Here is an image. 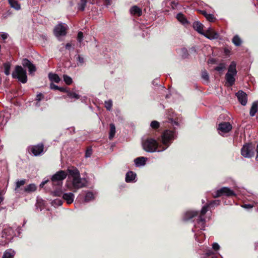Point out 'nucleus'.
Returning <instances> with one entry per match:
<instances>
[{
	"label": "nucleus",
	"instance_id": "1",
	"mask_svg": "<svg viewBox=\"0 0 258 258\" xmlns=\"http://www.w3.org/2000/svg\"><path fill=\"white\" fill-rule=\"evenodd\" d=\"M176 138L175 131L167 130L163 132L160 143L154 139L149 138L143 142L142 146L144 150L148 152H161L167 149Z\"/></svg>",
	"mask_w": 258,
	"mask_h": 258
},
{
	"label": "nucleus",
	"instance_id": "2",
	"mask_svg": "<svg viewBox=\"0 0 258 258\" xmlns=\"http://www.w3.org/2000/svg\"><path fill=\"white\" fill-rule=\"evenodd\" d=\"M67 171L68 175L65 186L68 189L76 192L87 185V180L86 178L81 177L80 172L76 168H69Z\"/></svg>",
	"mask_w": 258,
	"mask_h": 258
},
{
	"label": "nucleus",
	"instance_id": "3",
	"mask_svg": "<svg viewBox=\"0 0 258 258\" xmlns=\"http://www.w3.org/2000/svg\"><path fill=\"white\" fill-rule=\"evenodd\" d=\"M236 66V62L234 61H232L228 67V72L225 75L226 83L229 86H232L235 83L234 77L237 74Z\"/></svg>",
	"mask_w": 258,
	"mask_h": 258
},
{
	"label": "nucleus",
	"instance_id": "4",
	"mask_svg": "<svg viewBox=\"0 0 258 258\" xmlns=\"http://www.w3.org/2000/svg\"><path fill=\"white\" fill-rule=\"evenodd\" d=\"M12 75L13 78L18 79L22 83H26L27 81L26 71L21 66H16Z\"/></svg>",
	"mask_w": 258,
	"mask_h": 258
},
{
	"label": "nucleus",
	"instance_id": "5",
	"mask_svg": "<svg viewBox=\"0 0 258 258\" xmlns=\"http://www.w3.org/2000/svg\"><path fill=\"white\" fill-rule=\"evenodd\" d=\"M68 175V173L64 171L60 170L57 172L51 178L52 185L54 186H61L63 179L66 178Z\"/></svg>",
	"mask_w": 258,
	"mask_h": 258
},
{
	"label": "nucleus",
	"instance_id": "6",
	"mask_svg": "<svg viewBox=\"0 0 258 258\" xmlns=\"http://www.w3.org/2000/svg\"><path fill=\"white\" fill-rule=\"evenodd\" d=\"M255 153V147L252 144H246L241 149V155L245 158L253 157Z\"/></svg>",
	"mask_w": 258,
	"mask_h": 258
},
{
	"label": "nucleus",
	"instance_id": "7",
	"mask_svg": "<svg viewBox=\"0 0 258 258\" xmlns=\"http://www.w3.org/2000/svg\"><path fill=\"white\" fill-rule=\"evenodd\" d=\"M214 198H217L223 196L231 197L235 196V192L227 187H223L212 193Z\"/></svg>",
	"mask_w": 258,
	"mask_h": 258
},
{
	"label": "nucleus",
	"instance_id": "8",
	"mask_svg": "<svg viewBox=\"0 0 258 258\" xmlns=\"http://www.w3.org/2000/svg\"><path fill=\"white\" fill-rule=\"evenodd\" d=\"M54 195L57 197H62L63 199L69 205L73 203L75 198V195L72 192H66L63 194L61 190H56L54 191Z\"/></svg>",
	"mask_w": 258,
	"mask_h": 258
},
{
	"label": "nucleus",
	"instance_id": "9",
	"mask_svg": "<svg viewBox=\"0 0 258 258\" xmlns=\"http://www.w3.org/2000/svg\"><path fill=\"white\" fill-rule=\"evenodd\" d=\"M232 129V125L229 122H222L219 124L218 130L219 134L223 136L224 134L229 133Z\"/></svg>",
	"mask_w": 258,
	"mask_h": 258
},
{
	"label": "nucleus",
	"instance_id": "10",
	"mask_svg": "<svg viewBox=\"0 0 258 258\" xmlns=\"http://www.w3.org/2000/svg\"><path fill=\"white\" fill-rule=\"evenodd\" d=\"M205 220L200 216L197 219L196 223L194 225V228L192 229L194 232H196L197 230H205Z\"/></svg>",
	"mask_w": 258,
	"mask_h": 258
},
{
	"label": "nucleus",
	"instance_id": "11",
	"mask_svg": "<svg viewBox=\"0 0 258 258\" xmlns=\"http://www.w3.org/2000/svg\"><path fill=\"white\" fill-rule=\"evenodd\" d=\"M43 145L38 144L36 146L30 147L28 149L29 152L32 153L34 156L40 155L43 152Z\"/></svg>",
	"mask_w": 258,
	"mask_h": 258
},
{
	"label": "nucleus",
	"instance_id": "12",
	"mask_svg": "<svg viewBox=\"0 0 258 258\" xmlns=\"http://www.w3.org/2000/svg\"><path fill=\"white\" fill-rule=\"evenodd\" d=\"M54 33L57 38L65 36L66 34V28L64 26L59 24L55 26L54 29Z\"/></svg>",
	"mask_w": 258,
	"mask_h": 258
},
{
	"label": "nucleus",
	"instance_id": "13",
	"mask_svg": "<svg viewBox=\"0 0 258 258\" xmlns=\"http://www.w3.org/2000/svg\"><path fill=\"white\" fill-rule=\"evenodd\" d=\"M236 96L242 105L245 106L247 102V94L243 91L240 90L236 93Z\"/></svg>",
	"mask_w": 258,
	"mask_h": 258
},
{
	"label": "nucleus",
	"instance_id": "14",
	"mask_svg": "<svg viewBox=\"0 0 258 258\" xmlns=\"http://www.w3.org/2000/svg\"><path fill=\"white\" fill-rule=\"evenodd\" d=\"M203 35L211 40L216 39L219 37V34L211 28H209Z\"/></svg>",
	"mask_w": 258,
	"mask_h": 258
},
{
	"label": "nucleus",
	"instance_id": "15",
	"mask_svg": "<svg viewBox=\"0 0 258 258\" xmlns=\"http://www.w3.org/2000/svg\"><path fill=\"white\" fill-rule=\"evenodd\" d=\"M22 64L24 67L28 68L30 74L36 71L35 66L28 59L25 58L22 61Z\"/></svg>",
	"mask_w": 258,
	"mask_h": 258
},
{
	"label": "nucleus",
	"instance_id": "16",
	"mask_svg": "<svg viewBox=\"0 0 258 258\" xmlns=\"http://www.w3.org/2000/svg\"><path fill=\"white\" fill-rule=\"evenodd\" d=\"M137 175L133 171H128L126 173L125 176V181L127 182H135L136 180Z\"/></svg>",
	"mask_w": 258,
	"mask_h": 258
},
{
	"label": "nucleus",
	"instance_id": "17",
	"mask_svg": "<svg viewBox=\"0 0 258 258\" xmlns=\"http://www.w3.org/2000/svg\"><path fill=\"white\" fill-rule=\"evenodd\" d=\"M192 27L194 29L199 33L203 35L204 33L203 31L204 25L199 21H195L193 23Z\"/></svg>",
	"mask_w": 258,
	"mask_h": 258
},
{
	"label": "nucleus",
	"instance_id": "18",
	"mask_svg": "<svg viewBox=\"0 0 258 258\" xmlns=\"http://www.w3.org/2000/svg\"><path fill=\"white\" fill-rule=\"evenodd\" d=\"M197 215L198 212L197 211H188L184 213L183 217V219L184 221H187L191 219Z\"/></svg>",
	"mask_w": 258,
	"mask_h": 258
},
{
	"label": "nucleus",
	"instance_id": "19",
	"mask_svg": "<svg viewBox=\"0 0 258 258\" xmlns=\"http://www.w3.org/2000/svg\"><path fill=\"white\" fill-rule=\"evenodd\" d=\"M26 179H22L20 180H18L16 182V187L15 188V191L16 192H19L20 194H22L23 192L22 191V189H20V187L21 186L24 185L26 183Z\"/></svg>",
	"mask_w": 258,
	"mask_h": 258
},
{
	"label": "nucleus",
	"instance_id": "20",
	"mask_svg": "<svg viewBox=\"0 0 258 258\" xmlns=\"http://www.w3.org/2000/svg\"><path fill=\"white\" fill-rule=\"evenodd\" d=\"M85 196L84 198V202H89L93 200L95 198V195L90 191H85Z\"/></svg>",
	"mask_w": 258,
	"mask_h": 258
},
{
	"label": "nucleus",
	"instance_id": "21",
	"mask_svg": "<svg viewBox=\"0 0 258 258\" xmlns=\"http://www.w3.org/2000/svg\"><path fill=\"white\" fill-rule=\"evenodd\" d=\"M130 12L132 15L137 16H140L142 14V10L136 6H133L131 8Z\"/></svg>",
	"mask_w": 258,
	"mask_h": 258
},
{
	"label": "nucleus",
	"instance_id": "22",
	"mask_svg": "<svg viewBox=\"0 0 258 258\" xmlns=\"http://www.w3.org/2000/svg\"><path fill=\"white\" fill-rule=\"evenodd\" d=\"M8 1L11 8L17 11L21 9V5L17 0H8Z\"/></svg>",
	"mask_w": 258,
	"mask_h": 258
},
{
	"label": "nucleus",
	"instance_id": "23",
	"mask_svg": "<svg viewBox=\"0 0 258 258\" xmlns=\"http://www.w3.org/2000/svg\"><path fill=\"white\" fill-rule=\"evenodd\" d=\"M258 110L257 102H254L250 109L249 114L251 116H254Z\"/></svg>",
	"mask_w": 258,
	"mask_h": 258
},
{
	"label": "nucleus",
	"instance_id": "24",
	"mask_svg": "<svg viewBox=\"0 0 258 258\" xmlns=\"http://www.w3.org/2000/svg\"><path fill=\"white\" fill-rule=\"evenodd\" d=\"M177 19L182 24L186 25L188 23L185 17L181 13H179L176 16Z\"/></svg>",
	"mask_w": 258,
	"mask_h": 258
},
{
	"label": "nucleus",
	"instance_id": "25",
	"mask_svg": "<svg viewBox=\"0 0 258 258\" xmlns=\"http://www.w3.org/2000/svg\"><path fill=\"white\" fill-rule=\"evenodd\" d=\"M116 133V128L114 124L110 123V130L109 133V140H112L115 134Z\"/></svg>",
	"mask_w": 258,
	"mask_h": 258
},
{
	"label": "nucleus",
	"instance_id": "26",
	"mask_svg": "<svg viewBox=\"0 0 258 258\" xmlns=\"http://www.w3.org/2000/svg\"><path fill=\"white\" fill-rule=\"evenodd\" d=\"M48 77L51 81L54 82L56 83H59L60 81V79L59 76L55 74L49 73Z\"/></svg>",
	"mask_w": 258,
	"mask_h": 258
},
{
	"label": "nucleus",
	"instance_id": "27",
	"mask_svg": "<svg viewBox=\"0 0 258 258\" xmlns=\"http://www.w3.org/2000/svg\"><path fill=\"white\" fill-rule=\"evenodd\" d=\"M232 42L236 46H240L242 42V40L237 35H235L233 37Z\"/></svg>",
	"mask_w": 258,
	"mask_h": 258
},
{
	"label": "nucleus",
	"instance_id": "28",
	"mask_svg": "<svg viewBox=\"0 0 258 258\" xmlns=\"http://www.w3.org/2000/svg\"><path fill=\"white\" fill-rule=\"evenodd\" d=\"M36 189V186L34 184H30L25 187L24 192L29 193L34 191Z\"/></svg>",
	"mask_w": 258,
	"mask_h": 258
},
{
	"label": "nucleus",
	"instance_id": "29",
	"mask_svg": "<svg viewBox=\"0 0 258 258\" xmlns=\"http://www.w3.org/2000/svg\"><path fill=\"white\" fill-rule=\"evenodd\" d=\"M15 251L11 249L7 250L4 253L3 258H13Z\"/></svg>",
	"mask_w": 258,
	"mask_h": 258
},
{
	"label": "nucleus",
	"instance_id": "30",
	"mask_svg": "<svg viewBox=\"0 0 258 258\" xmlns=\"http://www.w3.org/2000/svg\"><path fill=\"white\" fill-rule=\"evenodd\" d=\"M13 233V230L11 227H6L3 231V236L11 235Z\"/></svg>",
	"mask_w": 258,
	"mask_h": 258
},
{
	"label": "nucleus",
	"instance_id": "31",
	"mask_svg": "<svg viewBox=\"0 0 258 258\" xmlns=\"http://www.w3.org/2000/svg\"><path fill=\"white\" fill-rule=\"evenodd\" d=\"M11 63L10 62H7L4 64V73L7 76L10 74Z\"/></svg>",
	"mask_w": 258,
	"mask_h": 258
},
{
	"label": "nucleus",
	"instance_id": "32",
	"mask_svg": "<svg viewBox=\"0 0 258 258\" xmlns=\"http://www.w3.org/2000/svg\"><path fill=\"white\" fill-rule=\"evenodd\" d=\"M87 4V1L86 0H80V3L78 4V8L79 10L82 11H84L86 5Z\"/></svg>",
	"mask_w": 258,
	"mask_h": 258
},
{
	"label": "nucleus",
	"instance_id": "33",
	"mask_svg": "<svg viewBox=\"0 0 258 258\" xmlns=\"http://www.w3.org/2000/svg\"><path fill=\"white\" fill-rule=\"evenodd\" d=\"M76 59L77 61V64L78 66H82L85 62L84 57L80 55H78L77 56Z\"/></svg>",
	"mask_w": 258,
	"mask_h": 258
},
{
	"label": "nucleus",
	"instance_id": "34",
	"mask_svg": "<svg viewBox=\"0 0 258 258\" xmlns=\"http://www.w3.org/2000/svg\"><path fill=\"white\" fill-rule=\"evenodd\" d=\"M105 107L108 111H110L112 107V101L111 100L105 101L104 102Z\"/></svg>",
	"mask_w": 258,
	"mask_h": 258
},
{
	"label": "nucleus",
	"instance_id": "35",
	"mask_svg": "<svg viewBox=\"0 0 258 258\" xmlns=\"http://www.w3.org/2000/svg\"><path fill=\"white\" fill-rule=\"evenodd\" d=\"M67 93L68 96L71 98H74L75 99H78L79 98V95L75 92L69 91H67Z\"/></svg>",
	"mask_w": 258,
	"mask_h": 258
},
{
	"label": "nucleus",
	"instance_id": "36",
	"mask_svg": "<svg viewBox=\"0 0 258 258\" xmlns=\"http://www.w3.org/2000/svg\"><path fill=\"white\" fill-rule=\"evenodd\" d=\"M63 80L67 85H70L72 83V79L68 75H63Z\"/></svg>",
	"mask_w": 258,
	"mask_h": 258
},
{
	"label": "nucleus",
	"instance_id": "37",
	"mask_svg": "<svg viewBox=\"0 0 258 258\" xmlns=\"http://www.w3.org/2000/svg\"><path fill=\"white\" fill-rule=\"evenodd\" d=\"M150 126L152 128L156 129L159 127L160 123L157 121L154 120L151 122Z\"/></svg>",
	"mask_w": 258,
	"mask_h": 258
},
{
	"label": "nucleus",
	"instance_id": "38",
	"mask_svg": "<svg viewBox=\"0 0 258 258\" xmlns=\"http://www.w3.org/2000/svg\"><path fill=\"white\" fill-rule=\"evenodd\" d=\"M92 154V149L91 147H88L85 152V156L86 158L90 157Z\"/></svg>",
	"mask_w": 258,
	"mask_h": 258
},
{
	"label": "nucleus",
	"instance_id": "39",
	"mask_svg": "<svg viewBox=\"0 0 258 258\" xmlns=\"http://www.w3.org/2000/svg\"><path fill=\"white\" fill-rule=\"evenodd\" d=\"M202 77L204 80L206 81H208L209 80V75L208 72L206 70L202 71Z\"/></svg>",
	"mask_w": 258,
	"mask_h": 258
},
{
	"label": "nucleus",
	"instance_id": "40",
	"mask_svg": "<svg viewBox=\"0 0 258 258\" xmlns=\"http://www.w3.org/2000/svg\"><path fill=\"white\" fill-rule=\"evenodd\" d=\"M83 33L81 31H80L78 32V36H77V40L78 41L79 43H80V44L81 43V42H82L83 40Z\"/></svg>",
	"mask_w": 258,
	"mask_h": 258
},
{
	"label": "nucleus",
	"instance_id": "41",
	"mask_svg": "<svg viewBox=\"0 0 258 258\" xmlns=\"http://www.w3.org/2000/svg\"><path fill=\"white\" fill-rule=\"evenodd\" d=\"M12 15V12L9 10L7 11L6 13H4L2 16L3 19H7L8 17L11 16Z\"/></svg>",
	"mask_w": 258,
	"mask_h": 258
},
{
	"label": "nucleus",
	"instance_id": "42",
	"mask_svg": "<svg viewBox=\"0 0 258 258\" xmlns=\"http://www.w3.org/2000/svg\"><path fill=\"white\" fill-rule=\"evenodd\" d=\"M208 207H209V204L204 206L202 208V209L201 210V216H202V217L204 216V215L208 211Z\"/></svg>",
	"mask_w": 258,
	"mask_h": 258
},
{
	"label": "nucleus",
	"instance_id": "43",
	"mask_svg": "<svg viewBox=\"0 0 258 258\" xmlns=\"http://www.w3.org/2000/svg\"><path fill=\"white\" fill-rule=\"evenodd\" d=\"M206 18L208 21L211 22H213L216 20V18L214 15L211 14H208V15H207Z\"/></svg>",
	"mask_w": 258,
	"mask_h": 258
},
{
	"label": "nucleus",
	"instance_id": "44",
	"mask_svg": "<svg viewBox=\"0 0 258 258\" xmlns=\"http://www.w3.org/2000/svg\"><path fill=\"white\" fill-rule=\"evenodd\" d=\"M219 204H220V201H219V200H214V201L211 202L209 204V207L213 208L215 206H217V205H219Z\"/></svg>",
	"mask_w": 258,
	"mask_h": 258
},
{
	"label": "nucleus",
	"instance_id": "45",
	"mask_svg": "<svg viewBox=\"0 0 258 258\" xmlns=\"http://www.w3.org/2000/svg\"><path fill=\"white\" fill-rule=\"evenodd\" d=\"M148 160V158L145 157H137L134 159V161L135 162H144L147 161Z\"/></svg>",
	"mask_w": 258,
	"mask_h": 258
},
{
	"label": "nucleus",
	"instance_id": "46",
	"mask_svg": "<svg viewBox=\"0 0 258 258\" xmlns=\"http://www.w3.org/2000/svg\"><path fill=\"white\" fill-rule=\"evenodd\" d=\"M44 98V96L41 93H39L36 96V100L39 102Z\"/></svg>",
	"mask_w": 258,
	"mask_h": 258
},
{
	"label": "nucleus",
	"instance_id": "47",
	"mask_svg": "<svg viewBox=\"0 0 258 258\" xmlns=\"http://www.w3.org/2000/svg\"><path fill=\"white\" fill-rule=\"evenodd\" d=\"M225 68V66L224 64H222V63H221L220 64L219 66H218L217 67H216L215 68V70H216L217 71H222Z\"/></svg>",
	"mask_w": 258,
	"mask_h": 258
},
{
	"label": "nucleus",
	"instance_id": "48",
	"mask_svg": "<svg viewBox=\"0 0 258 258\" xmlns=\"http://www.w3.org/2000/svg\"><path fill=\"white\" fill-rule=\"evenodd\" d=\"M169 120H170V122L172 123L173 126H178L179 125V123L177 121L174 120L173 118H170ZM174 128H175V127H174Z\"/></svg>",
	"mask_w": 258,
	"mask_h": 258
},
{
	"label": "nucleus",
	"instance_id": "49",
	"mask_svg": "<svg viewBox=\"0 0 258 258\" xmlns=\"http://www.w3.org/2000/svg\"><path fill=\"white\" fill-rule=\"evenodd\" d=\"M212 248L215 250H218L220 248V246L217 243H214L213 244H212Z\"/></svg>",
	"mask_w": 258,
	"mask_h": 258
},
{
	"label": "nucleus",
	"instance_id": "50",
	"mask_svg": "<svg viewBox=\"0 0 258 258\" xmlns=\"http://www.w3.org/2000/svg\"><path fill=\"white\" fill-rule=\"evenodd\" d=\"M146 162H135V166L138 167L144 166Z\"/></svg>",
	"mask_w": 258,
	"mask_h": 258
},
{
	"label": "nucleus",
	"instance_id": "51",
	"mask_svg": "<svg viewBox=\"0 0 258 258\" xmlns=\"http://www.w3.org/2000/svg\"><path fill=\"white\" fill-rule=\"evenodd\" d=\"M53 203L54 204H56L58 206H61L62 204V202L60 200L56 199L53 201Z\"/></svg>",
	"mask_w": 258,
	"mask_h": 258
},
{
	"label": "nucleus",
	"instance_id": "52",
	"mask_svg": "<svg viewBox=\"0 0 258 258\" xmlns=\"http://www.w3.org/2000/svg\"><path fill=\"white\" fill-rule=\"evenodd\" d=\"M50 88L51 89L57 90L59 89V87L57 85L54 84L53 83H51L50 85Z\"/></svg>",
	"mask_w": 258,
	"mask_h": 258
},
{
	"label": "nucleus",
	"instance_id": "53",
	"mask_svg": "<svg viewBox=\"0 0 258 258\" xmlns=\"http://www.w3.org/2000/svg\"><path fill=\"white\" fill-rule=\"evenodd\" d=\"M8 34L5 32H3L1 35V37L3 40H6L8 38Z\"/></svg>",
	"mask_w": 258,
	"mask_h": 258
},
{
	"label": "nucleus",
	"instance_id": "54",
	"mask_svg": "<svg viewBox=\"0 0 258 258\" xmlns=\"http://www.w3.org/2000/svg\"><path fill=\"white\" fill-rule=\"evenodd\" d=\"M242 207L245 209H250L253 207V205L251 204H244Z\"/></svg>",
	"mask_w": 258,
	"mask_h": 258
},
{
	"label": "nucleus",
	"instance_id": "55",
	"mask_svg": "<svg viewBox=\"0 0 258 258\" xmlns=\"http://www.w3.org/2000/svg\"><path fill=\"white\" fill-rule=\"evenodd\" d=\"M255 152L256 153V155L255 157V160L257 161H258V145L256 146V148H255Z\"/></svg>",
	"mask_w": 258,
	"mask_h": 258
},
{
	"label": "nucleus",
	"instance_id": "56",
	"mask_svg": "<svg viewBox=\"0 0 258 258\" xmlns=\"http://www.w3.org/2000/svg\"><path fill=\"white\" fill-rule=\"evenodd\" d=\"M58 90L60 91L61 92H67V90L66 89L63 88V87H59V89H58Z\"/></svg>",
	"mask_w": 258,
	"mask_h": 258
},
{
	"label": "nucleus",
	"instance_id": "57",
	"mask_svg": "<svg viewBox=\"0 0 258 258\" xmlns=\"http://www.w3.org/2000/svg\"><path fill=\"white\" fill-rule=\"evenodd\" d=\"M71 46H72L71 44L70 43H68L66 45V48L67 49H69L71 48Z\"/></svg>",
	"mask_w": 258,
	"mask_h": 258
},
{
	"label": "nucleus",
	"instance_id": "58",
	"mask_svg": "<svg viewBox=\"0 0 258 258\" xmlns=\"http://www.w3.org/2000/svg\"><path fill=\"white\" fill-rule=\"evenodd\" d=\"M201 14L205 17V18L207 17V15H208V14L205 11H201Z\"/></svg>",
	"mask_w": 258,
	"mask_h": 258
},
{
	"label": "nucleus",
	"instance_id": "59",
	"mask_svg": "<svg viewBox=\"0 0 258 258\" xmlns=\"http://www.w3.org/2000/svg\"><path fill=\"white\" fill-rule=\"evenodd\" d=\"M48 181V180H45L43 181L40 184V186H43L45 184H46Z\"/></svg>",
	"mask_w": 258,
	"mask_h": 258
},
{
	"label": "nucleus",
	"instance_id": "60",
	"mask_svg": "<svg viewBox=\"0 0 258 258\" xmlns=\"http://www.w3.org/2000/svg\"><path fill=\"white\" fill-rule=\"evenodd\" d=\"M35 105H36V106H37V107H39V106H40V103H39V102L37 101V102L36 103Z\"/></svg>",
	"mask_w": 258,
	"mask_h": 258
},
{
	"label": "nucleus",
	"instance_id": "61",
	"mask_svg": "<svg viewBox=\"0 0 258 258\" xmlns=\"http://www.w3.org/2000/svg\"><path fill=\"white\" fill-rule=\"evenodd\" d=\"M224 51L226 53H227L228 52H229L227 49H225Z\"/></svg>",
	"mask_w": 258,
	"mask_h": 258
},
{
	"label": "nucleus",
	"instance_id": "62",
	"mask_svg": "<svg viewBox=\"0 0 258 258\" xmlns=\"http://www.w3.org/2000/svg\"><path fill=\"white\" fill-rule=\"evenodd\" d=\"M195 236L196 240L198 241V236L197 235V234H195Z\"/></svg>",
	"mask_w": 258,
	"mask_h": 258
},
{
	"label": "nucleus",
	"instance_id": "63",
	"mask_svg": "<svg viewBox=\"0 0 258 258\" xmlns=\"http://www.w3.org/2000/svg\"><path fill=\"white\" fill-rule=\"evenodd\" d=\"M170 4H171H171H175V3L174 2H171Z\"/></svg>",
	"mask_w": 258,
	"mask_h": 258
},
{
	"label": "nucleus",
	"instance_id": "64",
	"mask_svg": "<svg viewBox=\"0 0 258 258\" xmlns=\"http://www.w3.org/2000/svg\"><path fill=\"white\" fill-rule=\"evenodd\" d=\"M156 80H157L156 79V80H154V81H153V84L156 83Z\"/></svg>",
	"mask_w": 258,
	"mask_h": 258
}]
</instances>
